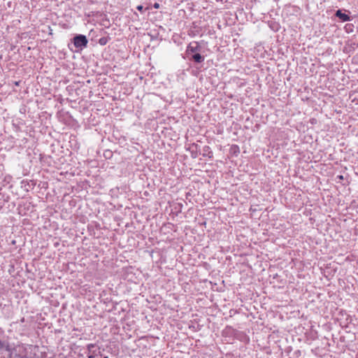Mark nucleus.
<instances>
[{"label": "nucleus", "mask_w": 358, "mask_h": 358, "mask_svg": "<svg viewBox=\"0 0 358 358\" xmlns=\"http://www.w3.org/2000/svg\"><path fill=\"white\" fill-rule=\"evenodd\" d=\"M87 42L88 41L86 36L83 35H78L73 38V44L75 47L80 50L87 46Z\"/></svg>", "instance_id": "obj_1"}, {"label": "nucleus", "mask_w": 358, "mask_h": 358, "mask_svg": "<svg viewBox=\"0 0 358 358\" xmlns=\"http://www.w3.org/2000/svg\"><path fill=\"white\" fill-rule=\"evenodd\" d=\"M199 45L197 42L190 43L187 48V51L189 52H196L199 50Z\"/></svg>", "instance_id": "obj_2"}, {"label": "nucleus", "mask_w": 358, "mask_h": 358, "mask_svg": "<svg viewBox=\"0 0 358 358\" xmlns=\"http://www.w3.org/2000/svg\"><path fill=\"white\" fill-rule=\"evenodd\" d=\"M336 15L341 19L343 22L350 20V17L348 15L343 13L340 10L336 11Z\"/></svg>", "instance_id": "obj_3"}, {"label": "nucleus", "mask_w": 358, "mask_h": 358, "mask_svg": "<svg viewBox=\"0 0 358 358\" xmlns=\"http://www.w3.org/2000/svg\"><path fill=\"white\" fill-rule=\"evenodd\" d=\"M230 153L237 156L240 153V148L237 145H232L229 149Z\"/></svg>", "instance_id": "obj_4"}, {"label": "nucleus", "mask_w": 358, "mask_h": 358, "mask_svg": "<svg viewBox=\"0 0 358 358\" xmlns=\"http://www.w3.org/2000/svg\"><path fill=\"white\" fill-rule=\"evenodd\" d=\"M192 59L194 62L197 63H201L203 61V57H202L200 54L196 53L192 56Z\"/></svg>", "instance_id": "obj_5"}, {"label": "nucleus", "mask_w": 358, "mask_h": 358, "mask_svg": "<svg viewBox=\"0 0 358 358\" xmlns=\"http://www.w3.org/2000/svg\"><path fill=\"white\" fill-rule=\"evenodd\" d=\"M99 43L101 44V45H105L106 43V39L105 38H101L100 40H99Z\"/></svg>", "instance_id": "obj_6"}, {"label": "nucleus", "mask_w": 358, "mask_h": 358, "mask_svg": "<svg viewBox=\"0 0 358 358\" xmlns=\"http://www.w3.org/2000/svg\"><path fill=\"white\" fill-rule=\"evenodd\" d=\"M136 8H137V10H139L140 12H142V11H143V6H141V5H138V6H137Z\"/></svg>", "instance_id": "obj_7"}, {"label": "nucleus", "mask_w": 358, "mask_h": 358, "mask_svg": "<svg viewBox=\"0 0 358 358\" xmlns=\"http://www.w3.org/2000/svg\"><path fill=\"white\" fill-rule=\"evenodd\" d=\"M153 7L156 9H158L159 8V3H155L153 5Z\"/></svg>", "instance_id": "obj_8"}, {"label": "nucleus", "mask_w": 358, "mask_h": 358, "mask_svg": "<svg viewBox=\"0 0 358 358\" xmlns=\"http://www.w3.org/2000/svg\"><path fill=\"white\" fill-rule=\"evenodd\" d=\"M105 358H108V357H105Z\"/></svg>", "instance_id": "obj_9"}]
</instances>
